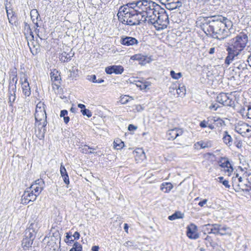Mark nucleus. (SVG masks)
I'll return each mask as SVG.
<instances>
[{
  "mask_svg": "<svg viewBox=\"0 0 251 251\" xmlns=\"http://www.w3.org/2000/svg\"><path fill=\"white\" fill-rule=\"evenodd\" d=\"M248 42L247 34L243 31L230 40L226 48L227 53L225 60V64L226 66L233 63L235 69L239 70L241 72H247V64L244 60L239 56L247 46Z\"/></svg>",
  "mask_w": 251,
  "mask_h": 251,
  "instance_id": "obj_1",
  "label": "nucleus"
},
{
  "mask_svg": "<svg viewBox=\"0 0 251 251\" xmlns=\"http://www.w3.org/2000/svg\"><path fill=\"white\" fill-rule=\"evenodd\" d=\"M231 26L230 21H226L225 23L219 21H206V23L200 24L201 29L207 35L219 40H223L229 36L228 27Z\"/></svg>",
  "mask_w": 251,
  "mask_h": 251,
  "instance_id": "obj_2",
  "label": "nucleus"
},
{
  "mask_svg": "<svg viewBox=\"0 0 251 251\" xmlns=\"http://www.w3.org/2000/svg\"><path fill=\"white\" fill-rule=\"evenodd\" d=\"M35 237V233L33 229L28 228L25 230L24 238L22 242L23 248L25 251H26L31 247Z\"/></svg>",
  "mask_w": 251,
  "mask_h": 251,
  "instance_id": "obj_3",
  "label": "nucleus"
},
{
  "mask_svg": "<svg viewBox=\"0 0 251 251\" xmlns=\"http://www.w3.org/2000/svg\"><path fill=\"white\" fill-rule=\"evenodd\" d=\"M139 11H135L128 12V13L124 14L123 24L129 25H139Z\"/></svg>",
  "mask_w": 251,
  "mask_h": 251,
  "instance_id": "obj_4",
  "label": "nucleus"
},
{
  "mask_svg": "<svg viewBox=\"0 0 251 251\" xmlns=\"http://www.w3.org/2000/svg\"><path fill=\"white\" fill-rule=\"evenodd\" d=\"M232 186L234 188V190L236 192H239L240 190H242L243 191L249 192L251 190V183L248 182L247 184H242L241 183L243 181L242 177L240 176L238 178L233 177L232 178Z\"/></svg>",
  "mask_w": 251,
  "mask_h": 251,
  "instance_id": "obj_5",
  "label": "nucleus"
},
{
  "mask_svg": "<svg viewBox=\"0 0 251 251\" xmlns=\"http://www.w3.org/2000/svg\"><path fill=\"white\" fill-rule=\"evenodd\" d=\"M57 238L60 239V234L57 232L53 233V235L50 237H45L44 239V242L47 243V246L45 247L47 251L51 250L52 248L54 251H55L56 248H57V245L56 243Z\"/></svg>",
  "mask_w": 251,
  "mask_h": 251,
  "instance_id": "obj_6",
  "label": "nucleus"
},
{
  "mask_svg": "<svg viewBox=\"0 0 251 251\" xmlns=\"http://www.w3.org/2000/svg\"><path fill=\"white\" fill-rule=\"evenodd\" d=\"M169 17L165 10L161 9V13L157 16V24L159 26L158 30L163 29L167 26L169 24Z\"/></svg>",
  "mask_w": 251,
  "mask_h": 251,
  "instance_id": "obj_7",
  "label": "nucleus"
},
{
  "mask_svg": "<svg viewBox=\"0 0 251 251\" xmlns=\"http://www.w3.org/2000/svg\"><path fill=\"white\" fill-rule=\"evenodd\" d=\"M17 81V71L16 68H14L11 70V74L10 75V81L8 87L9 92H16Z\"/></svg>",
  "mask_w": 251,
  "mask_h": 251,
  "instance_id": "obj_8",
  "label": "nucleus"
},
{
  "mask_svg": "<svg viewBox=\"0 0 251 251\" xmlns=\"http://www.w3.org/2000/svg\"><path fill=\"white\" fill-rule=\"evenodd\" d=\"M17 81V71L16 68H14L11 70V74L10 75V81L8 87L9 92H16Z\"/></svg>",
  "mask_w": 251,
  "mask_h": 251,
  "instance_id": "obj_9",
  "label": "nucleus"
},
{
  "mask_svg": "<svg viewBox=\"0 0 251 251\" xmlns=\"http://www.w3.org/2000/svg\"><path fill=\"white\" fill-rule=\"evenodd\" d=\"M217 101L225 106H231L234 104V101L230 99L227 96V94L221 93L219 94L216 98Z\"/></svg>",
  "mask_w": 251,
  "mask_h": 251,
  "instance_id": "obj_10",
  "label": "nucleus"
},
{
  "mask_svg": "<svg viewBox=\"0 0 251 251\" xmlns=\"http://www.w3.org/2000/svg\"><path fill=\"white\" fill-rule=\"evenodd\" d=\"M37 197V196L35 195L32 191L27 188L22 197V203L26 204L28 203L29 201H34L36 200Z\"/></svg>",
  "mask_w": 251,
  "mask_h": 251,
  "instance_id": "obj_11",
  "label": "nucleus"
},
{
  "mask_svg": "<svg viewBox=\"0 0 251 251\" xmlns=\"http://www.w3.org/2000/svg\"><path fill=\"white\" fill-rule=\"evenodd\" d=\"M136 2L128 3L127 4L121 6L119 10L117 16L119 17L123 13L124 14L128 13V12L135 11V12L138 11L136 9Z\"/></svg>",
  "mask_w": 251,
  "mask_h": 251,
  "instance_id": "obj_12",
  "label": "nucleus"
},
{
  "mask_svg": "<svg viewBox=\"0 0 251 251\" xmlns=\"http://www.w3.org/2000/svg\"><path fill=\"white\" fill-rule=\"evenodd\" d=\"M219 166L225 169V172L228 173V175L230 176L233 171L232 165L230 163L229 159L227 157H221L219 162Z\"/></svg>",
  "mask_w": 251,
  "mask_h": 251,
  "instance_id": "obj_13",
  "label": "nucleus"
},
{
  "mask_svg": "<svg viewBox=\"0 0 251 251\" xmlns=\"http://www.w3.org/2000/svg\"><path fill=\"white\" fill-rule=\"evenodd\" d=\"M197 226L194 224H191L187 227L186 234L188 237L191 239H197L199 238V234L197 232Z\"/></svg>",
  "mask_w": 251,
  "mask_h": 251,
  "instance_id": "obj_14",
  "label": "nucleus"
},
{
  "mask_svg": "<svg viewBox=\"0 0 251 251\" xmlns=\"http://www.w3.org/2000/svg\"><path fill=\"white\" fill-rule=\"evenodd\" d=\"M183 131L181 128H174L168 130L166 133L167 137L169 140H174L177 137L181 136Z\"/></svg>",
  "mask_w": 251,
  "mask_h": 251,
  "instance_id": "obj_15",
  "label": "nucleus"
},
{
  "mask_svg": "<svg viewBox=\"0 0 251 251\" xmlns=\"http://www.w3.org/2000/svg\"><path fill=\"white\" fill-rule=\"evenodd\" d=\"M20 81H21V83L23 93L25 97L29 96L31 94L30 88L27 81V78L25 75H24L23 78H21Z\"/></svg>",
  "mask_w": 251,
  "mask_h": 251,
  "instance_id": "obj_16",
  "label": "nucleus"
},
{
  "mask_svg": "<svg viewBox=\"0 0 251 251\" xmlns=\"http://www.w3.org/2000/svg\"><path fill=\"white\" fill-rule=\"evenodd\" d=\"M30 16L31 19L33 22V23L36 26L35 28V32L37 34V36L42 39V38H41L38 34L39 32V29H37L38 27H39V25L38 23V21H40L41 18L39 14L38 13V12L36 9L32 10L30 11Z\"/></svg>",
  "mask_w": 251,
  "mask_h": 251,
  "instance_id": "obj_17",
  "label": "nucleus"
},
{
  "mask_svg": "<svg viewBox=\"0 0 251 251\" xmlns=\"http://www.w3.org/2000/svg\"><path fill=\"white\" fill-rule=\"evenodd\" d=\"M121 44L126 46H133L138 44V41L135 38L130 36H122L121 38Z\"/></svg>",
  "mask_w": 251,
  "mask_h": 251,
  "instance_id": "obj_18",
  "label": "nucleus"
},
{
  "mask_svg": "<svg viewBox=\"0 0 251 251\" xmlns=\"http://www.w3.org/2000/svg\"><path fill=\"white\" fill-rule=\"evenodd\" d=\"M200 21H201V23H205L208 21H221L222 23H225L226 21H229L226 18L223 17L222 16H214L210 17H200Z\"/></svg>",
  "mask_w": 251,
  "mask_h": 251,
  "instance_id": "obj_19",
  "label": "nucleus"
},
{
  "mask_svg": "<svg viewBox=\"0 0 251 251\" xmlns=\"http://www.w3.org/2000/svg\"><path fill=\"white\" fill-rule=\"evenodd\" d=\"M105 71L107 74H121L124 72V68L122 66L113 65L106 67Z\"/></svg>",
  "mask_w": 251,
  "mask_h": 251,
  "instance_id": "obj_20",
  "label": "nucleus"
},
{
  "mask_svg": "<svg viewBox=\"0 0 251 251\" xmlns=\"http://www.w3.org/2000/svg\"><path fill=\"white\" fill-rule=\"evenodd\" d=\"M48 124L47 119L39 122L38 126H41L40 129H39V133L37 134V137L40 139L42 140L44 138L46 132V126Z\"/></svg>",
  "mask_w": 251,
  "mask_h": 251,
  "instance_id": "obj_21",
  "label": "nucleus"
},
{
  "mask_svg": "<svg viewBox=\"0 0 251 251\" xmlns=\"http://www.w3.org/2000/svg\"><path fill=\"white\" fill-rule=\"evenodd\" d=\"M211 226L210 231L208 232V233H213L215 235L220 234L221 235H225V233L220 232L221 225L219 224H206L203 226V227Z\"/></svg>",
  "mask_w": 251,
  "mask_h": 251,
  "instance_id": "obj_22",
  "label": "nucleus"
},
{
  "mask_svg": "<svg viewBox=\"0 0 251 251\" xmlns=\"http://www.w3.org/2000/svg\"><path fill=\"white\" fill-rule=\"evenodd\" d=\"M206 120L208 123V127L212 130L215 128V126L213 125L214 123L218 122V124H219L221 126H222L224 123V121L221 119L216 117H209Z\"/></svg>",
  "mask_w": 251,
  "mask_h": 251,
  "instance_id": "obj_23",
  "label": "nucleus"
},
{
  "mask_svg": "<svg viewBox=\"0 0 251 251\" xmlns=\"http://www.w3.org/2000/svg\"><path fill=\"white\" fill-rule=\"evenodd\" d=\"M131 59L140 61L139 63L144 65L147 63H149L150 61L147 56L142 55L141 54H135L131 56Z\"/></svg>",
  "mask_w": 251,
  "mask_h": 251,
  "instance_id": "obj_24",
  "label": "nucleus"
},
{
  "mask_svg": "<svg viewBox=\"0 0 251 251\" xmlns=\"http://www.w3.org/2000/svg\"><path fill=\"white\" fill-rule=\"evenodd\" d=\"M222 140L223 142L228 147H231L233 144L232 138L227 131H224Z\"/></svg>",
  "mask_w": 251,
  "mask_h": 251,
  "instance_id": "obj_25",
  "label": "nucleus"
},
{
  "mask_svg": "<svg viewBox=\"0 0 251 251\" xmlns=\"http://www.w3.org/2000/svg\"><path fill=\"white\" fill-rule=\"evenodd\" d=\"M60 172L61 176L62 177L63 179V181H64V183L68 185L70 183L69 176H68V173L66 171V170L62 163L61 164L60 168Z\"/></svg>",
  "mask_w": 251,
  "mask_h": 251,
  "instance_id": "obj_26",
  "label": "nucleus"
},
{
  "mask_svg": "<svg viewBox=\"0 0 251 251\" xmlns=\"http://www.w3.org/2000/svg\"><path fill=\"white\" fill-rule=\"evenodd\" d=\"M147 4H149V1L146 0H139L136 2V9L138 10L139 12H141V11L146 10L145 8V6Z\"/></svg>",
  "mask_w": 251,
  "mask_h": 251,
  "instance_id": "obj_27",
  "label": "nucleus"
},
{
  "mask_svg": "<svg viewBox=\"0 0 251 251\" xmlns=\"http://www.w3.org/2000/svg\"><path fill=\"white\" fill-rule=\"evenodd\" d=\"M135 84L137 87L140 88L141 90H146L149 88V87L151 85V83L147 81H135Z\"/></svg>",
  "mask_w": 251,
  "mask_h": 251,
  "instance_id": "obj_28",
  "label": "nucleus"
},
{
  "mask_svg": "<svg viewBox=\"0 0 251 251\" xmlns=\"http://www.w3.org/2000/svg\"><path fill=\"white\" fill-rule=\"evenodd\" d=\"M47 119V114L46 112H35V119L36 122L39 123Z\"/></svg>",
  "mask_w": 251,
  "mask_h": 251,
  "instance_id": "obj_29",
  "label": "nucleus"
},
{
  "mask_svg": "<svg viewBox=\"0 0 251 251\" xmlns=\"http://www.w3.org/2000/svg\"><path fill=\"white\" fill-rule=\"evenodd\" d=\"M74 55L72 53L71 55L70 53H68L66 51H63L59 56V59L63 62H68L71 60L72 57Z\"/></svg>",
  "mask_w": 251,
  "mask_h": 251,
  "instance_id": "obj_30",
  "label": "nucleus"
},
{
  "mask_svg": "<svg viewBox=\"0 0 251 251\" xmlns=\"http://www.w3.org/2000/svg\"><path fill=\"white\" fill-rule=\"evenodd\" d=\"M173 188V185L170 182H164L160 186V189L164 193H169Z\"/></svg>",
  "mask_w": 251,
  "mask_h": 251,
  "instance_id": "obj_31",
  "label": "nucleus"
},
{
  "mask_svg": "<svg viewBox=\"0 0 251 251\" xmlns=\"http://www.w3.org/2000/svg\"><path fill=\"white\" fill-rule=\"evenodd\" d=\"M246 127H248V124L243 123L236 126L235 127V130L237 132L241 134L244 137V134H245V129Z\"/></svg>",
  "mask_w": 251,
  "mask_h": 251,
  "instance_id": "obj_32",
  "label": "nucleus"
},
{
  "mask_svg": "<svg viewBox=\"0 0 251 251\" xmlns=\"http://www.w3.org/2000/svg\"><path fill=\"white\" fill-rule=\"evenodd\" d=\"M43 188L42 187L37 186L36 184H32L30 187L28 188L29 190L32 191L37 196L39 195Z\"/></svg>",
  "mask_w": 251,
  "mask_h": 251,
  "instance_id": "obj_33",
  "label": "nucleus"
},
{
  "mask_svg": "<svg viewBox=\"0 0 251 251\" xmlns=\"http://www.w3.org/2000/svg\"><path fill=\"white\" fill-rule=\"evenodd\" d=\"M153 3H152V1H149V4H147V5L145 6L146 8H145L146 9V10L141 11L140 12L146 13L147 14H148V15H150V14H151V13L152 12V11L153 10L152 8L151 7V5H153Z\"/></svg>",
  "mask_w": 251,
  "mask_h": 251,
  "instance_id": "obj_34",
  "label": "nucleus"
},
{
  "mask_svg": "<svg viewBox=\"0 0 251 251\" xmlns=\"http://www.w3.org/2000/svg\"><path fill=\"white\" fill-rule=\"evenodd\" d=\"M183 214L180 212H176L175 213L168 217V219L173 221L177 219L183 218Z\"/></svg>",
  "mask_w": 251,
  "mask_h": 251,
  "instance_id": "obj_35",
  "label": "nucleus"
},
{
  "mask_svg": "<svg viewBox=\"0 0 251 251\" xmlns=\"http://www.w3.org/2000/svg\"><path fill=\"white\" fill-rule=\"evenodd\" d=\"M177 93L180 97H183L186 94V88L184 85L180 84L178 89H177Z\"/></svg>",
  "mask_w": 251,
  "mask_h": 251,
  "instance_id": "obj_36",
  "label": "nucleus"
},
{
  "mask_svg": "<svg viewBox=\"0 0 251 251\" xmlns=\"http://www.w3.org/2000/svg\"><path fill=\"white\" fill-rule=\"evenodd\" d=\"M46 105L44 102L41 101L38 102L36 105L35 112H39V111L46 112L45 110Z\"/></svg>",
  "mask_w": 251,
  "mask_h": 251,
  "instance_id": "obj_37",
  "label": "nucleus"
},
{
  "mask_svg": "<svg viewBox=\"0 0 251 251\" xmlns=\"http://www.w3.org/2000/svg\"><path fill=\"white\" fill-rule=\"evenodd\" d=\"M124 146V143L120 139H117L114 142V148L117 150H120Z\"/></svg>",
  "mask_w": 251,
  "mask_h": 251,
  "instance_id": "obj_38",
  "label": "nucleus"
},
{
  "mask_svg": "<svg viewBox=\"0 0 251 251\" xmlns=\"http://www.w3.org/2000/svg\"><path fill=\"white\" fill-rule=\"evenodd\" d=\"M148 23L149 24H151V25H154L156 29L158 30V27H159V26L157 25V18H153L152 17V16H151L150 15H149Z\"/></svg>",
  "mask_w": 251,
  "mask_h": 251,
  "instance_id": "obj_39",
  "label": "nucleus"
},
{
  "mask_svg": "<svg viewBox=\"0 0 251 251\" xmlns=\"http://www.w3.org/2000/svg\"><path fill=\"white\" fill-rule=\"evenodd\" d=\"M82 249V246L77 242L74 243L73 248L69 251H81Z\"/></svg>",
  "mask_w": 251,
  "mask_h": 251,
  "instance_id": "obj_40",
  "label": "nucleus"
},
{
  "mask_svg": "<svg viewBox=\"0 0 251 251\" xmlns=\"http://www.w3.org/2000/svg\"><path fill=\"white\" fill-rule=\"evenodd\" d=\"M50 75L52 81H59L61 79L60 75L58 74V72H51Z\"/></svg>",
  "mask_w": 251,
  "mask_h": 251,
  "instance_id": "obj_41",
  "label": "nucleus"
},
{
  "mask_svg": "<svg viewBox=\"0 0 251 251\" xmlns=\"http://www.w3.org/2000/svg\"><path fill=\"white\" fill-rule=\"evenodd\" d=\"M158 9H157V8H152V11L151 13V14H150L151 16H152L153 18H157V16H158L160 13H161V8L159 7H158Z\"/></svg>",
  "mask_w": 251,
  "mask_h": 251,
  "instance_id": "obj_42",
  "label": "nucleus"
},
{
  "mask_svg": "<svg viewBox=\"0 0 251 251\" xmlns=\"http://www.w3.org/2000/svg\"><path fill=\"white\" fill-rule=\"evenodd\" d=\"M170 75L173 78L175 79H178L182 76V74L181 73H176L173 70L171 71Z\"/></svg>",
  "mask_w": 251,
  "mask_h": 251,
  "instance_id": "obj_43",
  "label": "nucleus"
},
{
  "mask_svg": "<svg viewBox=\"0 0 251 251\" xmlns=\"http://www.w3.org/2000/svg\"><path fill=\"white\" fill-rule=\"evenodd\" d=\"M219 181L222 183L223 185L225 186V187L226 188H229L230 185L228 184V181L227 180H225L224 179V177L223 176H220L218 177Z\"/></svg>",
  "mask_w": 251,
  "mask_h": 251,
  "instance_id": "obj_44",
  "label": "nucleus"
},
{
  "mask_svg": "<svg viewBox=\"0 0 251 251\" xmlns=\"http://www.w3.org/2000/svg\"><path fill=\"white\" fill-rule=\"evenodd\" d=\"M139 13H140V14H141V18H139V25L140 24L141 22L145 23L146 21H148L147 18H149V15H148V14H147L146 13H142L140 12Z\"/></svg>",
  "mask_w": 251,
  "mask_h": 251,
  "instance_id": "obj_45",
  "label": "nucleus"
},
{
  "mask_svg": "<svg viewBox=\"0 0 251 251\" xmlns=\"http://www.w3.org/2000/svg\"><path fill=\"white\" fill-rule=\"evenodd\" d=\"M89 149H92V147L85 145L83 148H82V152L84 153H94V152L91 151H89Z\"/></svg>",
  "mask_w": 251,
  "mask_h": 251,
  "instance_id": "obj_46",
  "label": "nucleus"
},
{
  "mask_svg": "<svg viewBox=\"0 0 251 251\" xmlns=\"http://www.w3.org/2000/svg\"><path fill=\"white\" fill-rule=\"evenodd\" d=\"M9 93V102L11 103V104L12 103L14 102L15 99H16V95L15 92H10L8 91Z\"/></svg>",
  "mask_w": 251,
  "mask_h": 251,
  "instance_id": "obj_47",
  "label": "nucleus"
},
{
  "mask_svg": "<svg viewBox=\"0 0 251 251\" xmlns=\"http://www.w3.org/2000/svg\"><path fill=\"white\" fill-rule=\"evenodd\" d=\"M251 136V126H249V125H248V127L246 128L245 134H244V137L249 138Z\"/></svg>",
  "mask_w": 251,
  "mask_h": 251,
  "instance_id": "obj_48",
  "label": "nucleus"
},
{
  "mask_svg": "<svg viewBox=\"0 0 251 251\" xmlns=\"http://www.w3.org/2000/svg\"><path fill=\"white\" fill-rule=\"evenodd\" d=\"M33 184H36L37 186L44 188L45 186V182L42 178H40L36 180Z\"/></svg>",
  "mask_w": 251,
  "mask_h": 251,
  "instance_id": "obj_49",
  "label": "nucleus"
},
{
  "mask_svg": "<svg viewBox=\"0 0 251 251\" xmlns=\"http://www.w3.org/2000/svg\"><path fill=\"white\" fill-rule=\"evenodd\" d=\"M81 112L83 115H86L88 118L91 117L92 116V113L91 111L89 109H86V108L82 110H81Z\"/></svg>",
  "mask_w": 251,
  "mask_h": 251,
  "instance_id": "obj_50",
  "label": "nucleus"
},
{
  "mask_svg": "<svg viewBox=\"0 0 251 251\" xmlns=\"http://www.w3.org/2000/svg\"><path fill=\"white\" fill-rule=\"evenodd\" d=\"M204 239L205 245L207 247H209V245L212 244V242H213L212 238L210 236L207 235Z\"/></svg>",
  "mask_w": 251,
  "mask_h": 251,
  "instance_id": "obj_51",
  "label": "nucleus"
},
{
  "mask_svg": "<svg viewBox=\"0 0 251 251\" xmlns=\"http://www.w3.org/2000/svg\"><path fill=\"white\" fill-rule=\"evenodd\" d=\"M174 1V2L173 3V4L174 5L173 6V8H179L182 5V2L179 1V0H173Z\"/></svg>",
  "mask_w": 251,
  "mask_h": 251,
  "instance_id": "obj_52",
  "label": "nucleus"
},
{
  "mask_svg": "<svg viewBox=\"0 0 251 251\" xmlns=\"http://www.w3.org/2000/svg\"><path fill=\"white\" fill-rule=\"evenodd\" d=\"M87 78L88 80L93 83H96V82H97L96 76L95 75H87Z\"/></svg>",
  "mask_w": 251,
  "mask_h": 251,
  "instance_id": "obj_53",
  "label": "nucleus"
},
{
  "mask_svg": "<svg viewBox=\"0 0 251 251\" xmlns=\"http://www.w3.org/2000/svg\"><path fill=\"white\" fill-rule=\"evenodd\" d=\"M166 1L168 2V3L167 4V8L168 9H176V8L173 7V6L174 5L173 4V3L174 2V1L173 0H166Z\"/></svg>",
  "mask_w": 251,
  "mask_h": 251,
  "instance_id": "obj_54",
  "label": "nucleus"
},
{
  "mask_svg": "<svg viewBox=\"0 0 251 251\" xmlns=\"http://www.w3.org/2000/svg\"><path fill=\"white\" fill-rule=\"evenodd\" d=\"M128 101V96H126V95H125L124 97H123L122 98H121V99L120 100V102L122 104H126Z\"/></svg>",
  "mask_w": 251,
  "mask_h": 251,
  "instance_id": "obj_55",
  "label": "nucleus"
},
{
  "mask_svg": "<svg viewBox=\"0 0 251 251\" xmlns=\"http://www.w3.org/2000/svg\"><path fill=\"white\" fill-rule=\"evenodd\" d=\"M219 107V105L217 103H212L209 106V108L211 110L216 111Z\"/></svg>",
  "mask_w": 251,
  "mask_h": 251,
  "instance_id": "obj_56",
  "label": "nucleus"
},
{
  "mask_svg": "<svg viewBox=\"0 0 251 251\" xmlns=\"http://www.w3.org/2000/svg\"><path fill=\"white\" fill-rule=\"evenodd\" d=\"M208 123L207 120H203L200 123V126L202 128H205L208 127Z\"/></svg>",
  "mask_w": 251,
  "mask_h": 251,
  "instance_id": "obj_57",
  "label": "nucleus"
},
{
  "mask_svg": "<svg viewBox=\"0 0 251 251\" xmlns=\"http://www.w3.org/2000/svg\"><path fill=\"white\" fill-rule=\"evenodd\" d=\"M246 116L249 119H251V105L247 106V112H246Z\"/></svg>",
  "mask_w": 251,
  "mask_h": 251,
  "instance_id": "obj_58",
  "label": "nucleus"
},
{
  "mask_svg": "<svg viewBox=\"0 0 251 251\" xmlns=\"http://www.w3.org/2000/svg\"><path fill=\"white\" fill-rule=\"evenodd\" d=\"M8 19L10 24L13 25L15 23L16 17L14 16V14H12V16H10V18Z\"/></svg>",
  "mask_w": 251,
  "mask_h": 251,
  "instance_id": "obj_59",
  "label": "nucleus"
},
{
  "mask_svg": "<svg viewBox=\"0 0 251 251\" xmlns=\"http://www.w3.org/2000/svg\"><path fill=\"white\" fill-rule=\"evenodd\" d=\"M68 112L67 110H62L60 112V117L64 118L68 115Z\"/></svg>",
  "mask_w": 251,
  "mask_h": 251,
  "instance_id": "obj_60",
  "label": "nucleus"
},
{
  "mask_svg": "<svg viewBox=\"0 0 251 251\" xmlns=\"http://www.w3.org/2000/svg\"><path fill=\"white\" fill-rule=\"evenodd\" d=\"M234 144L238 149H240L242 147V142L241 141H237L234 142Z\"/></svg>",
  "mask_w": 251,
  "mask_h": 251,
  "instance_id": "obj_61",
  "label": "nucleus"
},
{
  "mask_svg": "<svg viewBox=\"0 0 251 251\" xmlns=\"http://www.w3.org/2000/svg\"><path fill=\"white\" fill-rule=\"evenodd\" d=\"M137 128V127L134 126L133 125H132V124H130L129 126H128V129L130 131H133V130H136V129Z\"/></svg>",
  "mask_w": 251,
  "mask_h": 251,
  "instance_id": "obj_62",
  "label": "nucleus"
},
{
  "mask_svg": "<svg viewBox=\"0 0 251 251\" xmlns=\"http://www.w3.org/2000/svg\"><path fill=\"white\" fill-rule=\"evenodd\" d=\"M207 201V200L206 199H204L202 201H200L198 205L201 207L203 206V205L206 203Z\"/></svg>",
  "mask_w": 251,
  "mask_h": 251,
  "instance_id": "obj_63",
  "label": "nucleus"
},
{
  "mask_svg": "<svg viewBox=\"0 0 251 251\" xmlns=\"http://www.w3.org/2000/svg\"><path fill=\"white\" fill-rule=\"evenodd\" d=\"M249 52L250 53V55L248 56L247 58V61L248 63L251 62V47H250L249 49Z\"/></svg>",
  "mask_w": 251,
  "mask_h": 251,
  "instance_id": "obj_64",
  "label": "nucleus"
}]
</instances>
